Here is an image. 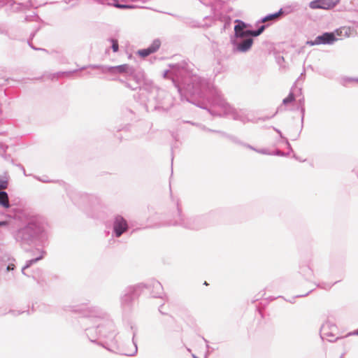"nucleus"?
I'll return each instance as SVG.
<instances>
[{
    "label": "nucleus",
    "mask_w": 358,
    "mask_h": 358,
    "mask_svg": "<svg viewBox=\"0 0 358 358\" xmlns=\"http://www.w3.org/2000/svg\"><path fill=\"white\" fill-rule=\"evenodd\" d=\"M322 334L329 341H334L339 336V331L336 325L330 323L324 324L321 329Z\"/></svg>",
    "instance_id": "1"
},
{
    "label": "nucleus",
    "mask_w": 358,
    "mask_h": 358,
    "mask_svg": "<svg viewBox=\"0 0 358 358\" xmlns=\"http://www.w3.org/2000/svg\"><path fill=\"white\" fill-rule=\"evenodd\" d=\"M340 0H314L310 2L309 6L312 9L329 10L334 8Z\"/></svg>",
    "instance_id": "2"
},
{
    "label": "nucleus",
    "mask_w": 358,
    "mask_h": 358,
    "mask_svg": "<svg viewBox=\"0 0 358 358\" xmlns=\"http://www.w3.org/2000/svg\"><path fill=\"white\" fill-rule=\"evenodd\" d=\"M128 229L127 221L121 216H117L113 223V229L116 236H120Z\"/></svg>",
    "instance_id": "3"
},
{
    "label": "nucleus",
    "mask_w": 358,
    "mask_h": 358,
    "mask_svg": "<svg viewBox=\"0 0 358 358\" xmlns=\"http://www.w3.org/2000/svg\"><path fill=\"white\" fill-rule=\"evenodd\" d=\"M337 40L334 33H324L315 38L314 42H310V45L331 44Z\"/></svg>",
    "instance_id": "4"
},
{
    "label": "nucleus",
    "mask_w": 358,
    "mask_h": 358,
    "mask_svg": "<svg viewBox=\"0 0 358 358\" xmlns=\"http://www.w3.org/2000/svg\"><path fill=\"white\" fill-rule=\"evenodd\" d=\"M160 45V41L159 40H155L148 48L138 50V54L142 57H145L150 54L157 52L159 50Z\"/></svg>",
    "instance_id": "5"
},
{
    "label": "nucleus",
    "mask_w": 358,
    "mask_h": 358,
    "mask_svg": "<svg viewBox=\"0 0 358 358\" xmlns=\"http://www.w3.org/2000/svg\"><path fill=\"white\" fill-rule=\"evenodd\" d=\"M235 22L237 23V24L234 27L235 36L236 38H241L246 37V34L245 31H244V29L248 27V24L239 20H235Z\"/></svg>",
    "instance_id": "6"
},
{
    "label": "nucleus",
    "mask_w": 358,
    "mask_h": 358,
    "mask_svg": "<svg viewBox=\"0 0 358 358\" xmlns=\"http://www.w3.org/2000/svg\"><path fill=\"white\" fill-rule=\"evenodd\" d=\"M334 33L335 34V37L338 36V38H336L337 40H341L350 37L353 33V29L350 27H341L337 29Z\"/></svg>",
    "instance_id": "7"
},
{
    "label": "nucleus",
    "mask_w": 358,
    "mask_h": 358,
    "mask_svg": "<svg viewBox=\"0 0 358 358\" xmlns=\"http://www.w3.org/2000/svg\"><path fill=\"white\" fill-rule=\"evenodd\" d=\"M129 70V66L128 64H122L117 66H111L108 68V71L110 73H127Z\"/></svg>",
    "instance_id": "8"
},
{
    "label": "nucleus",
    "mask_w": 358,
    "mask_h": 358,
    "mask_svg": "<svg viewBox=\"0 0 358 358\" xmlns=\"http://www.w3.org/2000/svg\"><path fill=\"white\" fill-rule=\"evenodd\" d=\"M252 43V38L245 39L238 45L237 49L241 52H246L251 48Z\"/></svg>",
    "instance_id": "9"
},
{
    "label": "nucleus",
    "mask_w": 358,
    "mask_h": 358,
    "mask_svg": "<svg viewBox=\"0 0 358 358\" xmlns=\"http://www.w3.org/2000/svg\"><path fill=\"white\" fill-rule=\"evenodd\" d=\"M0 205L6 208L10 206L8 196L5 192L0 191Z\"/></svg>",
    "instance_id": "10"
},
{
    "label": "nucleus",
    "mask_w": 358,
    "mask_h": 358,
    "mask_svg": "<svg viewBox=\"0 0 358 358\" xmlns=\"http://www.w3.org/2000/svg\"><path fill=\"white\" fill-rule=\"evenodd\" d=\"M264 29H265V26L262 25L257 31H250V30L245 31L246 36H257L260 35L264 31Z\"/></svg>",
    "instance_id": "11"
},
{
    "label": "nucleus",
    "mask_w": 358,
    "mask_h": 358,
    "mask_svg": "<svg viewBox=\"0 0 358 358\" xmlns=\"http://www.w3.org/2000/svg\"><path fill=\"white\" fill-rule=\"evenodd\" d=\"M281 14H282V11L280 10L278 13L268 15L266 16L265 17H264L262 19V22H266L270 20H274L278 18Z\"/></svg>",
    "instance_id": "12"
},
{
    "label": "nucleus",
    "mask_w": 358,
    "mask_h": 358,
    "mask_svg": "<svg viewBox=\"0 0 358 358\" xmlns=\"http://www.w3.org/2000/svg\"><path fill=\"white\" fill-rule=\"evenodd\" d=\"M111 43H112V48H113V52H117L119 50V45H118L117 41L116 39H112Z\"/></svg>",
    "instance_id": "13"
},
{
    "label": "nucleus",
    "mask_w": 358,
    "mask_h": 358,
    "mask_svg": "<svg viewBox=\"0 0 358 358\" xmlns=\"http://www.w3.org/2000/svg\"><path fill=\"white\" fill-rule=\"evenodd\" d=\"M294 100V96L293 94L291 93L288 95L287 97H286L285 99H283V103L285 104H287L289 103H291Z\"/></svg>",
    "instance_id": "14"
},
{
    "label": "nucleus",
    "mask_w": 358,
    "mask_h": 358,
    "mask_svg": "<svg viewBox=\"0 0 358 358\" xmlns=\"http://www.w3.org/2000/svg\"><path fill=\"white\" fill-rule=\"evenodd\" d=\"M8 187V181L5 179L0 178V190L5 189Z\"/></svg>",
    "instance_id": "15"
},
{
    "label": "nucleus",
    "mask_w": 358,
    "mask_h": 358,
    "mask_svg": "<svg viewBox=\"0 0 358 358\" xmlns=\"http://www.w3.org/2000/svg\"><path fill=\"white\" fill-rule=\"evenodd\" d=\"M15 268V265L13 264H10L7 266V271L13 270Z\"/></svg>",
    "instance_id": "16"
},
{
    "label": "nucleus",
    "mask_w": 358,
    "mask_h": 358,
    "mask_svg": "<svg viewBox=\"0 0 358 358\" xmlns=\"http://www.w3.org/2000/svg\"><path fill=\"white\" fill-rule=\"evenodd\" d=\"M116 6L117 8H131V6H126V5H120V4H117Z\"/></svg>",
    "instance_id": "17"
},
{
    "label": "nucleus",
    "mask_w": 358,
    "mask_h": 358,
    "mask_svg": "<svg viewBox=\"0 0 358 358\" xmlns=\"http://www.w3.org/2000/svg\"><path fill=\"white\" fill-rule=\"evenodd\" d=\"M41 258H42V257H40L36 258L35 259H31V260H30V263L32 264L34 262H36V261H38V259H41Z\"/></svg>",
    "instance_id": "18"
},
{
    "label": "nucleus",
    "mask_w": 358,
    "mask_h": 358,
    "mask_svg": "<svg viewBox=\"0 0 358 358\" xmlns=\"http://www.w3.org/2000/svg\"><path fill=\"white\" fill-rule=\"evenodd\" d=\"M6 222H0V226L6 225Z\"/></svg>",
    "instance_id": "19"
},
{
    "label": "nucleus",
    "mask_w": 358,
    "mask_h": 358,
    "mask_svg": "<svg viewBox=\"0 0 358 358\" xmlns=\"http://www.w3.org/2000/svg\"><path fill=\"white\" fill-rule=\"evenodd\" d=\"M357 334H358V332H357Z\"/></svg>",
    "instance_id": "20"
}]
</instances>
